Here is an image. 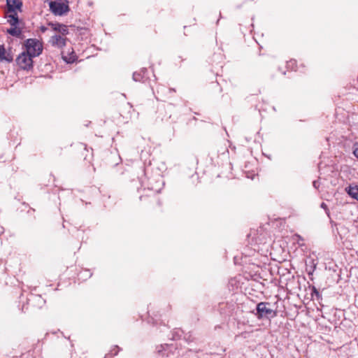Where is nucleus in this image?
Listing matches in <instances>:
<instances>
[{
	"label": "nucleus",
	"mask_w": 358,
	"mask_h": 358,
	"mask_svg": "<svg viewBox=\"0 0 358 358\" xmlns=\"http://www.w3.org/2000/svg\"><path fill=\"white\" fill-rule=\"evenodd\" d=\"M49 7L51 12L56 15H63L69 10L68 2L65 0H50Z\"/></svg>",
	"instance_id": "1"
},
{
	"label": "nucleus",
	"mask_w": 358,
	"mask_h": 358,
	"mask_svg": "<svg viewBox=\"0 0 358 358\" xmlns=\"http://www.w3.org/2000/svg\"><path fill=\"white\" fill-rule=\"evenodd\" d=\"M6 4L9 12H15L16 10H20L22 6L20 0H6Z\"/></svg>",
	"instance_id": "7"
},
{
	"label": "nucleus",
	"mask_w": 358,
	"mask_h": 358,
	"mask_svg": "<svg viewBox=\"0 0 358 358\" xmlns=\"http://www.w3.org/2000/svg\"><path fill=\"white\" fill-rule=\"evenodd\" d=\"M9 17L10 18L8 22L10 24V25L12 26H16L18 23V17L17 16V14L15 13L13 15H10L9 16Z\"/></svg>",
	"instance_id": "11"
},
{
	"label": "nucleus",
	"mask_w": 358,
	"mask_h": 358,
	"mask_svg": "<svg viewBox=\"0 0 358 358\" xmlns=\"http://www.w3.org/2000/svg\"><path fill=\"white\" fill-rule=\"evenodd\" d=\"M49 42L54 47L62 48L66 45V36L56 34L51 36Z\"/></svg>",
	"instance_id": "5"
},
{
	"label": "nucleus",
	"mask_w": 358,
	"mask_h": 358,
	"mask_svg": "<svg viewBox=\"0 0 358 358\" xmlns=\"http://www.w3.org/2000/svg\"><path fill=\"white\" fill-rule=\"evenodd\" d=\"M162 348H163V350L162 352V356L164 357L166 355V357H169L168 355L165 354V351L169 350L170 348H171V347L168 345H166L165 346H162Z\"/></svg>",
	"instance_id": "13"
},
{
	"label": "nucleus",
	"mask_w": 358,
	"mask_h": 358,
	"mask_svg": "<svg viewBox=\"0 0 358 358\" xmlns=\"http://www.w3.org/2000/svg\"><path fill=\"white\" fill-rule=\"evenodd\" d=\"M24 45L26 52L33 57L40 55L42 52L43 45L38 39L29 38L25 41Z\"/></svg>",
	"instance_id": "2"
},
{
	"label": "nucleus",
	"mask_w": 358,
	"mask_h": 358,
	"mask_svg": "<svg viewBox=\"0 0 358 358\" xmlns=\"http://www.w3.org/2000/svg\"><path fill=\"white\" fill-rule=\"evenodd\" d=\"M63 58L68 63H71V62H73L75 60V57L74 56L71 57L69 59H67L66 57H64V56L63 57Z\"/></svg>",
	"instance_id": "14"
},
{
	"label": "nucleus",
	"mask_w": 358,
	"mask_h": 358,
	"mask_svg": "<svg viewBox=\"0 0 358 358\" xmlns=\"http://www.w3.org/2000/svg\"><path fill=\"white\" fill-rule=\"evenodd\" d=\"M49 26L52 28V29L56 32H58L59 35L66 36L69 34L68 27L63 24L59 23H49Z\"/></svg>",
	"instance_id": "6"
},
{
	"label": "nucleus",
	"mask_w": 358,
	"mask_h": 358,
	"mask_svg": "<svg viewBox=\"0 0 358 358\" xmlns=\"http://www.w3.org/2000/svg\"><path fill=\"white\" fill-rule=\"evenodd\" d=\"M32 58L27 52H23L17 57L16 62L22 69L28 70L32 67Z\"/></svg>",
	"instance_id": "4"
},
{
	"label": "nucleus",
	"mask_w": 358,
	"mask_h": 358,
	"mask_svg": "<svg viewBox=\"0 0 358 358\" xmlns=\"http://www.w3.org/2000/svg\"><path fill=\"white\" fill-rule=\"evenodd\" d=\"M321 208H322L323 209H324L326 210V212H327L328 209H327V206L326 203H322Z\"/></svg>",
	"instance_id": "16"
},
{
	"label": "nucleus",
	"mask_w": 358,
	"mask_h": 358,
	"mask_svg": "<svg viewBox=\"0 0 358 358\" xmlns=\"http://www.w3.org/2000/svg\"><path fill=\"white\" fill-rule=\"evenodd\" d=\"M143 78V76L141 73H134L133 74V80L134 81H141Z\"/></svg>",
	"instance_id": "12"
},
{
	"label": "nucleus",
	"mask_w": 358,
	"mask_h": 358,
	"mask_svg": "<svg viewBox=\"0 0 358 358\" xmlns=\"http://www.w3.org/2000/svg\"><path fill=\"white\" fill-rule=\"evenodd\" d=\"M313 293H315L317 295L319 294V292L317 290V289L315 287H313Z\"/></svg>",
	"instance_id": "18"
},
{
	"label": "nucleus",
	"mask_w": 358,
	"mask_h": 358,
	"mask_svg": "<svg viewBox=\"0 0 358 358\" xmlns=\"http://www.w3.org/2000/svg\"><path fill=\"white\" fill-rule=\"evenodd\" d=\"M0 60L1 61H6L8 62H12L13 57L12 56L6 52V50L3 45H0Z\"/></svg>",
	"instance_id": "9"
},
{
	"label": "nucleus",
	"mask_w": 358,
	"mask_h": 358,
	"mask_svg": "<svg viewBox=\"0 0 358 358\" xmlns=\"http://www.w3.org/2000/svg\"><path fill=\"white\" fill-rule=\"evenodd\" d=\"M353 153L355 156L358 159V146L355 148Z\"/></svg>",
	"instance_id": "15"
},
{
	"label": "nucleus",
	"mask_w": 358,
	"mask_h": 358,
	"mask_svg": "<svg viewBox=\"0 0 358 358\" xmlns=\"http://www.w3.org/2000/svg\"><path fill=\"white\" fill-rule=\"evenodd\" d=\"M7 32L13 36H18L21 34L20 30L15 27L8 29Z\"/></svg>",
	"instance_id": "10"
},
{
	"label": "nucleus",
	"mask_w": 358,
	"mask_h": 358,
	"mask_svg": "<svg viewBox=\"0 0 358 358\" xmlns=\"http://www.w3.org/2000/svg\"><path fill=\"white\" fill-rule=\"evenodd\" d=\"M346 192L352 199L358 201V186L355 185H350L345 188Z\"/></svg>",
	"instance_id": "8"
},
{
	"label": "nucleus",
	"mask_w": 358,
	"mask_h": 358,
	"mask_svg": "<svg viewBox=\"0 0 358 358\" xmlns=\"http://www.w3.org/2000/svg\"><path fill=\"white\" fill-rule=\"evenodd\" d=\"M268 303L260 302L257 306V315L258 318H270L276 316V313L268 306Z\"/></svg>",
	"instance_id": "3"
},
{
	"label": "nucleus",
	"mask_w": 358,
	"mask_h": 358,
	"mask_svg": "<svg viewBox=\"0 0 358 358\" xmlns=\"http://www.w3.org/2000/svg\"><path fill=\"white\" fill-rule=\"evenodd\" d=\"M319 185L320 184L318 181L315 180L313 182V186L315 188L317 189L319 187Z\"/></svg>",
	"instance_id": "17"
}]
</instances>
